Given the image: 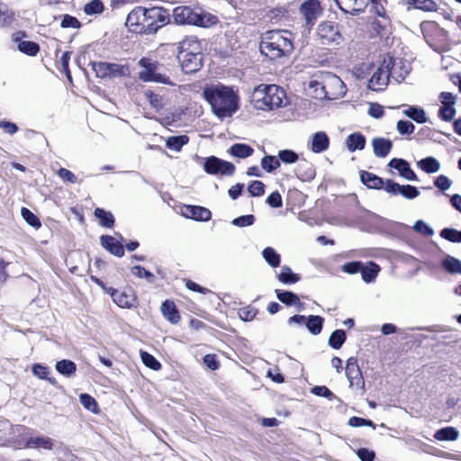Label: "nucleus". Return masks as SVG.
<instances>
[{
    "label": "nucleus",
    "instance_id": "nucleus-1",
    "mask_svg": "<svg viewBox=\"0 0 461 461\" xmlns=\"http://www.w3.org/2000/svg\"><path fill=\"white\" fill-rule=\"evenodd\" d=\"M169 11L162 6L134 7L128 14L125 25L132 33L141 35L156 34L161 28L170 23Z\"/></svg>",
    "mask_w": 461,
    "mask_h": 461
},
{
    "label": "nucleus",
    "instance_id": "nucleus-2",
    "mask_svg": "<svg viewBox=\"0 0 461 461\" xmlns=\"http://www.w3.org/2000/svg\"><path fill=\"white\" fill-rule=\"evenodd\" d=\"M203 97L212 106L218 117L231 115L238 109L239 97L231 87L221 84L206 85L203 89Z\"/></svg>",
    "mask_w": 461,
    "mask_h": 461
},
{
    "label": "nucleus",
    "instance_id": "nucleus-3",
    "mask_svg": "<svg viewBox=\"0 0 461 461\" xmlns=\"http://www.w3.org/2000/svg\"><path fill=\"white\" fill-rule=\"evenodd\" d=\"M259 50L270 60L289 56L294 50L291 33L288 31H267L261 37Z\"/></svg>",
    "mask_w": 461,
    "mask_h": 461
},
{
    "label": "nucleus",
    "instance_id": "nucleus-4",
    "mask_svg": "<svg viewBox=\"0 0 461 461\" xmlns=\"http://www.w3.org/2000/svg\"><path fill=\"white\" fill-rule=\"evenodd\" d=\"M203 48L194 35H187L177 44V59L185 73L190 74L202 68Z\"/></svg>",
    "mask_w": 461,
    "mask_h": 461
},
{
    "label": "nucleus",
    "instance_id": "nucleus-5",
    "mask_svg": "<svg viewBox=\"0 0 461 461\" xmlns=\"http://www.w3.org/2000/svg\"><path fill=\"white\" fill-rule=\"evenodd\" d=\"M172 17L177 25H192L200 28H210L219 23V18L200 7L177 5L173 9Z\"/></svg>",
    "mask_w": 461,
    "mask_h": 461
},
{
    "label": "nucleus",
    "instance_id": "nucleus-6",
    "mask_svg": "<svg viewBox=\"0 0 461 461\" xmlns=\"http://www.w3.org/2000/svg\"><path fill=\"white\" fill-rule=\"evenodd\" d=\"M285 91L276 85L258 86L252 94V103L258 110H273L284 104Z\"/></svg>",
    "mask_w": 461,
    "mask_h": 461
},
{
    "label": "nucleus",
    "instance_id": "nucleus-7",
    "mask_svg": "<svg viewBox=\"0 0 461 461\" xmlns=\"http://www.w3.org/2000/svg\"><path fill=\"white\" fill-rule=\"evenodd\" d=\"M90 279L95 285L103 289V291L112 297L113 302L122 309L136 308L139 304L138 296L134 289L127 286L122 290L115 289L112 286H107L100 278L95 276H91Z\"/></svg>",
    "mask_w": 461,
    "mask_h": 461
},
{
    "label": "nucleus",
    "instance_id": "nucleus-8",
    "mask_svg": "<svg viewBox=\"0 0 461 461\" xmlns=\"http://www.w3.org/2000/svg\"><path fill=\"white\" fill-rule=\"evenodd\" d=\"M316 41L322 46L337 47L344 41V36L339 23L333 21H322L316 29Z\"/></svg>",
    "mask_w": 461,
    "mask_h": 461
},
{
    "label": "nucleus",
    "instance_id": "nucleus-9",
    "mask_svg": "<svg viewBox=\"0 0 461 461\" xmlns=\"http://www.w3.org/2000/svg\"><path fill=\"white\" fill-rule=\"evenodd\" d=\"M393 58L389 54L384 55L381 65L369 80V87L375 91L384 89L387 86L390 77H393Z\"/></svg>",
    "mask_w": 461,
    "mask_h": 461
},
{
    "label": "nucleus",
    "instance_id": "nucleus-10",
    "mask_svg": "<svg viewBox=\"0 0 461 461\" xmlns=\"http://www.w3.org/2000/svg\"><path fill=\"white\" fill-rule=\"evenodd\" d=\"M89 66L99 78L122 77L131 75V68L128 64L91 61Z\"/></svg>",
    "mask_w": 461,
    "mask_h": 461
},
{
    "label": "nucleus",
    "instance_id": "nucleus-11",
    "mask_svg": "<svg viewBox=\"0 0 461 461\" xmlns=\"http://www.w3.org/2000/svg\"><path fill=\"white\" fill-rule=\"evenodd\" d=\"M139 65L142 68V70L139 73L140 80L144 82L162 83L165 85L171 84L167 76L158 72V61L152 60L150 58L144 57L140 59Z\"/></svg>",
    "mask_w": 461,
    "mask_h": 461
},
{
    "label": "nucleus",
    "instance_id": "nucleus-12",
    "mask_svg": "<svg viewBox=\"0 0 461 461\" xmlns=\"http://www.w3.org/2000/svg\"><path fill=\"white\" fill-rule=\"evenodd\" d=\"M315 84L321 85L323 97L329 100H335L343 93V81L331 73H327L321 83L315 82Z\"/></svg>",
    "mask_w": 461,
    "mask_h": 461
},
{
    "label": "nucleus",
    "instance_id": "nucleus-13",
    "mask_svg": "<svg viewBox=\"0 0 461 461\" xmlns=\"http://www.w3.org/2000/svg\"><path fill=\"white\" fill-rule=\"evenodd\" d=\"M203 170L209 175L232 176L235 166L231 162L211 156L204 159Z\"/></svg>",
    "mask_w": 461,
    "mask_h": 461
},
{
    "label": "nucleus",
    "instance_id": "nucleus-14",
    "mask_svg": "<svg viewBox=\"0 0 461 461\" xmlns=\"http://www.w3.org/2000/svg\"><path fill=\"white\" fill-rule=\"evenodd\" d=\"M300 13L305 20L306 26L311 29L322 14L323 8L319 0H306L301 5Z\"/></svg>",
    "mask_w": 461,
    "mask_h": 461
},
{
    "label": "nucleus",
    "instance_id": "nucleus-15",
    "mask_svg": "<svg viewBox=\"0 0 461 461\" xmlns=\"http://www.w3.org/2000/svg\"><path fill=\"white\" fill-rule=\"evenodd\" d=\"M345 372L346 376L349 381L350 386L364 388L365 380L362 375V371L358 366L357 357H350L348 358Z\"/></svg>",
    "mask_w": 461,
    "mask_h": 461
},
{
    "label": "nucleus",
    "instance_id": "nucleus-16",
    "mask_svg": "<svg viewBox=\"0 0 461 461\" xmlns=\"http://www.w3.org/2000/svg\"><path fill=\"white\" fill-rule=\"evenodd\" d=\"M18 446L20 448L51 450L54 447V441L47 436H30L19 440Z\"/></svg>",
    "mask_w": 461,
    "mask_h": 461
},
{
    "label": "nucleus",
    "instance_id": "nucleus-17",
    "mask_svg": "<svg viewBox=\"0 0 461 461\" xmlns=\"http://www.w3.org/2000/svg\"><path fill=\"white\" fill-rule=\"evenodd\" d=\"M27 37V33L24 31H18L13 34V41L17 43V48L22 53L35 57L40 52V45L35 41H23V38Z\"/></svg>",
    "mask_w": 461,
    "mask_h": 461
},
{
    "label": "nucleus",
    "instance_id": "nucleus-18",
    "mask_svg": "<svg viewBox=\"0 0 461 461\" xmlns=\"http://www.w3.org/2000/svg\"><path fill=\"white\" fill-rule=\"evenodd\" d=\"M420 30L425 41L430 46L436 44L443 36V30L434 21H424L420 23Z\"/></svg>",
    "mask_w": 461,
    "mask_h": 461
},
{
    "label": "nucleus",
    "instance_id": "nucleus-19",
    "mask_svg": "<svg viewBox=\"0 0 461 461\" xmlns=\"http://www.w3.org/2000/svg\"><path fill=\"white\" fill-rule=\"evenodd\" d=\"M182 214L189 219L198 221H208L212 218V212L209 209L199 205H184Z\"/></svg>",
    "mask_w": 461,
    "mask_h": 461
},
{
    "label": "nucleus",
    "instance_id": "nucleus-20",
    "mask_svg": "<svg viewBox=\"0 0 461 461\" xmlns=\"http://www.w3.org/2000/svg\"><path fill=\"white\" fill-rule=\"evenodd\" d=\"M338 7L345 14H357L364 12L368 0H334Z\"/></svg>",
    "mask_w": 461,
    "mask_h": 461
},
{
    "label": "nucleus",
    "instance_id": "nucleus-21",
    "mask_svg": "<svg viewBox=\"0 0 461 461\" xmlns=\"http://www.w3.org/2000/svg\"><path fill=\"white\" fill-rule=\"evenodd\" d=\"M102 247L109 251L112 255L122 258L124 255V246L113 236L102 235L100 238Z\"/></svg>",
    "mask_w": 461,
    "mask_h": 461
},
{
    "label": "nucleus",
    "instance_id": "nucleus-22",
    "mask_svg": "<svg viewBox=\"0 0 461 461\" xmlns=\"http://www.w3.org/2000/svg\"><path fill=\"white\" fill-rule=\"evenodd\" d=\"M164 318L171 324H177L180 320V312L173 300H165L160 307Z\"/></svg>",
    "mask_w": 461,
    "mask_h": 461
},
{
    "label": "nucleus",
    "instance_id": "nucleus-23",
    "mask_svg": "<svg viewBox=\"0 0 461 461\" xmlns=\"http://www.w3.org/2000/svg\"><path fill=\"white\" fill-rule=\"evenodd\" d=\"M389 166L399 171V174L407 180H416L417 176L411 168L409 163L402 158H393Z\"/></svg>",
    "mask_w": 461,
    "mask_h": 461
},
{
    "label": "nucleus",
    "instance_id": "nucleus-24",
    "mask_svg": "<svg viewBox=\"0 0 461 461\" xmlns=\"http://www.w3.org/2000/svg\"><path fill=\"white\" fill-rule=\"evenodd\" d=\"M360 180L369 189L380 190L384 185V181L382 177L366 170L360 171Z\"/></svg>",
    "mask_w": 461,
    "mask_h": 461
},
{
    "label": "nucleus",
    "instance_id": "nucleus-25",
    "mask_svg": "<svg viewBox=\"0 0 461 461\" xmlns=\"http://www.w3.org/2000/svg\"><path fill=\"white\" fill-rule=\"evenodd\" d=\"M372 145L374 153L377 158L386 157L393 148L392 141L389 139L384 138L373 139Z\"/></svg>",
    "mask_w": 461,
    "mask_h": 461
},
{
    "label": "nucleus",
    "instance_id": "nucleus-26",
    "mask_svg": "<svg viewBox=\"0 0 461 461\" xmlns=\"http://www.w3.org/2000/svg\"><path fill=\"white\" fill-rule=\"evenodd\" d=\"M372 29L377 36L381 38H388L391 34L392 23L389 18L375 19L372 22Z\"/></svg>",
    "mask_w": 461,
    "mask_h": 461
},
{
    "label": "nucleus",
    "instance_id": "nucleus-27",
    "mask_svg": "<svg viewBox=\"0 0 461 461\" xmlns=\"http://www.w3.org/2000/svg\"><path fill=\"white\" fill-rule=\"evenodd\" d=\"M330 139L324 131H318L312 136L311 149L314 153H321L328 149Z\"/></svg>",
    "mask_w": 461,
    "mask_h": 461
},
{
    "label": "nucleus",
    "instance_id": "nucleus-28",
    "mask_svg": "<svg viewBox=\"0 0 461 461\" xmlns=\"http://www.w3.org/2000/svg\"><path fill=\"white\" fill-rule=\"evenodd\" d=\"M277 299L285 304L286 306H298L299 310L303 306V303L301 302L299 296L290 291H283L276 289V290Z\"/></svg>",
    "mask_w": 461,
    "mask_h": 461
},
{
    "label": "nucleus",
    "instance_id": "nucleus-29",
    "mask_svg": "<svg viewBox=\"0 0 461 461\" xmlns=\"http://www.w3.org/2000/svg\"><path fill=\"white\" fill-rule=\"evenodd\" d=\"M346 145L351 152L362 150L366 146V138L361 132L351 133L347 137Z\"/></svg>",
    "mask_w": 461,
    "mask_h": 461
},
{
    "label": "nucleus",
    "instance_id": "nucleus-30",
    "mask_svg": "<svg viewBox=\"0 0 461 461\" xmlns=\"http://www.w3.org/2000/svg\"><path fill=\"white\" fill-rule=\"evenodd\" d=\"M295 175L303 181L312 180L315 176V169L311 163L306 160L297 164Z\"/></svg>",
    "mask_w": 461,
    "mask_h": 461
},
{
    "label": "nucleus",
    "instance_id": "nucleus-31",
    "mask_svg": "<svg viewBox=\"0 0 461 461\" xmlns=\"http://www.w3.org/2000/svg\"><path fill=\"white\" fill-rule=\"evenodd\" d=\"M403 114L417 123H424L428 121L424 109L419 106L407 105Z\"/></svg>",
    "mask_w": 461,
    "mask_h": 461
},
{
    "label": "nucleus",
    "instance_id": "nucleus-32",
    "mask_svg": "<svg viewBox=\"0 0 461 461\" xmlns=\"http://www.w3.org/2000/svg\"><path fill=\"white\" fill-rule=\"evenodd\" d=\"M15 20V13L0 1V27H9Z\"/></svg>",
    "mask_w": 461,
    "mask_h": 461
},
{
    "label": "nucleus",
    "instance_id": "nucleus-33",
    "mask_svg": "<svg viewBox=\"0 0 461 461\" xmlns=\"http://www.w3.org/2000/svg\"><path fill=\"white\" fill-rule=\"evenodd\" d=\"M408 9L415 8L425 12L437 10V4L433 0H404Z\"/></svg>",
    "mask_w": 461,
    "mask_h": 461
},
{
    "label": "nucleus",
    "instance_id": "nucleus-34",
    "mask_svg": "<svg viewBox=\"0 0 461 461\" xmlns=\"http://www.w3.org/2000/svg\"><path fill=\"white\" fill-rule=\"evenodd\" d=\"M94 214L98 219L101 226L108 229L114 226L115 220L111 212L105 211L103 208H95Z\"/></svg>",
    "mask_w": 461,
    "mask_h": 461
},
{
    "label": "nucleus",
    "instance_id": "nucleus-35",
    "mask_svg": "<svg viewBox=\"0 0 461 461\" xmlns=\"http://www.w3.org/2000/svg\"><path fill=\"white\" fill-rule=\"evenodd\" d=\"M380 271V267L375 262H369L367 266L362 265L361 276L366 283L373 282Z\"/></svg>",
    "mask_w": 461,
    "mask_h": 461
},
{
    "label": "nucleus",
    "instance_id": "nucleus-36",
    "mask_svg": "<svg viewBox=\"0 0 461 461\" xmlns=\"http://www.w3.org/2000/svg\"><path fill=\"white\" fill-rule=\"evenodd\" d=\"M324 319L319 315H310L306 317L305 326L312 335H318L321 332Z\"/></svg>",
    "mask_w": 461,
    "mask_h": 461
},
{
    "label": "nucleus",
    "instance_id": "nucleus-37",
    "mask_svg": "<svg viewBox=\"0 0 461 461\" xmlns=\"http://www.w3.org/2000/svg\"><path fill=\"white\" fill-rule=\"evenodd\" d=\"M188 141L189 137L187 135L170 136L166 140V146L171 150L180 151Z\"/></svg>",
    "mask_w": 461,
    "mask_h": 461
},
{
    "label": "nucleus",
    "instance_id": "nucleus-38",
    "mask_svg": "<svg viewBox=\"0 0 461 461\" xmlns=\"http://www.w3.org/2000/svg\"><path fill=\"white\" fill-rule=\"evenodd\" d=\"M56 370L65 376H71L77 372V365L68 359H62L56 364Z\"/></svg>",
    "mask_w": 461,
    "mask_h": 461
},
{
    "label": "nucleus",
    "instance_id": "nucleus-39",
    "mask_svg": "<svg viewBox=\"0 0 461 461\" xmlns=\"http://www.w3.org/2000/svg\"><path fill=\"white\" fill-rule=\"evenodd\" d=\"M230 152L234 157L245 158L251 156L254 149L249 144L236 143L230 147Z\"/></svg>",
    "mask_w": 461,
    "mask_h": 461
},
{
    "label": "nucleus",
    "instance_id": "nucleus-40",
    "mask_svg": "<svg viewBox=\"0 0 461 461\" xmlns=\"http://www.w3.org/2000/svg\"><path fill=\"white\" fill-rule=\"evenodd\" d=\"M277 279L285 285H291L297 283L300 280V276L298 274L293 273L289 267L284 266L277 276Z\"/></svg>",
    "mask_w": 461,
    "mask_h": 461
},
{
    "label": "nucleus",
    "instance_id": "nucleus-41",
    "mask_svg": "<svg viewBox=\"0 0 461 461\" xmlns=\"http://www.w3.org/2000/svg\"><path fill=\"white\" fill-rule=\"evenodd\" d=\"M79 401L85 409L92 411L95 414H98L100 412V408L96 400L90 394L81 393L79 396Z\"/></svg>",
    "mask_w": 461,
    "mask_h": 461
},
{
    "label": "nucleus",
    "instance_id": "nucleus-42",
    "mask_svg": "<svg viewBox=\"0 0 461 461\" xmlns=\"http://www.w3.org/2000/svg\"><path fill=\"white\" fill-rule=\"evenodd\" d=\"M458 437V431L454 427H446L438 429L435 438L438 440H446V441H453L456 440Z\"/></svg>",
    "mask_w": 461,
    "mask_h": 461
},
{
    "label": "nucleus",
    "instance_id": "nucleus-43",
    "mask_svg": "<svg viewBox=\"0 0 461 461\" xmlns=\"http://www.w3.org/2000/svg\"><path fill=\"white\" fill-rule=\"evenodd\" d=\"M347 336L343 330H334L329 338V345L334 349H339L346 341Z\"/></svg>",
    "mask_w": 461,
    "mask_h": 461
},
{
    "label": "nucleus",
    "instance_id": "nucleus-44",
    "mask_svg": "<svg viewBox=\"0 0 461 461\" xmlns=\"http://www.w3.org/2000/svg\"><path fill=\"white\" fill-rule=\"evenodd\" d=\"M420 167L426 173H436L439 170L440 165L433 157H428L419 162Z\"/></svg>",
    "mask_w": 461,
    "mask_h": 461
},
{
    "label": "nucleus",
    "instance_id": "nucleus-45",
    "mask_svg": "<svg viewBox=\"0 0 461 461\" xmlns=\"http://www.w3.org/2000/svg\"><path fill=\"white\" fill-rule=\"evenodd\" d=\"M105 7L101 0H92L84 5V13L87 15L101 14Z\"/></svg>",
    "mask_w": 461,
    "mask_h": 461
},
{
    "label": "nucleus",
    "instance_id": "nucleus-46",
    "mask_svg": "<svg viewBox=\"0 0 461 461\" xmlns=\"http://www.w3.org/2000/svg\"><path fill=\"white\" fill-rule=\"evenodd\" d=\"M263 258L272 267H277L280 265V255L271 247L266 248L262 252Z\"/></svg>",
    "mask_w": 461,
    "mask_h": 461
},
{
    "label": "nucleus",
    "instance_id": "nucleus-47",
    "mask_svg": "<svg viewBox=\"0 0 461 461\" xmlns=\"http://www.w3.org/2000/svg\"><path fill=\"white\" fill-rule=\"evenodd\" d=\"M258 313V310L251 304L241 307L238 311V315L243 321H252Z\"/></svg>",
    "mask_w": 461,
    "mask_h": 461
},
{
    "label": "nucleus",
    "instance_id": "nucleus-48",
    "mask_svg": "<svg viewBox=\"0 0 461 461\" xmlns=\"http://www.w3.org/2000/svg\"><path fill=\"white\" fill-rule=\"evenodd\" d=\"M442 266L450 274H461V261L453 257L445 258Z\"/></svg>",
    "mask_w": 461,
    "mask_h": 461
},
{
    "label": "nucleus",
    "instance_id": "nucleus-49",
    "mask_svg": "<svg viewBox=\"0 0 461 461\" xmlns=\"http://www.w3.org/2000/svg\"><path fill=\"white\" fill-rule=\"evenodd\" d=\"M261 167L264 170L270 173L280 167V161L275 156L267 155L261 159Z\"/></svg>",
    "mask_w": 461,
    "mask_h": 461
},
{
    "label": "nucleus",
    "instance_id": "nucleus-50",
    "mask_svg": "<svg viewBox=\"0 0 461 461\" xmlns=\"http://www.w3.org/2000/svg\"><path fill=\"white\" fill-rule=\"evenodd\" d=\"M21 214L24 221L32 227L39 229L41 226L40 219L28 208L23 207L21 210Z\"/></svg>",
    "mask_w": 461,
    "mask_h": 461
},
{
    "label": "nucleus",
    "instance_id": "nucleus-51",
    "mask_svg": "<svg viewBox=\"0 0 461 461\" xmlns=\"http://www.w3.org/2000/svg\"><path fill=\"white\" fill-rule=\"evenodd\" d=\"M141 360L147 367L154 371H158L162 367L161 363L154 356L148 352L141 353Z\"/></svg>",
    "mask_w": 461,
    "mask_h": 461
},
{
    "label": "nucleus",
    "instance_id": "nucleus-52",
    "mask_svg": "<svg viewBox=\"0 0 461 461\" xmlns=\"http://www.w3.org/2000/svg\"><path fill=\"white\" fill-rule=\"evenodd\" d=\"M131 273L139 278H145L149 283L151 284L156 280L155 276L150 271L145 269V267L140 265L134 266L131 268Z\"/></svg>",
    "mask_w": 461,
    "mask_h": 461
},
{
    "label": "nucleus",
    "instance_id": "nucleus-53",
    "mask_svg": "<svg viewBox=\"0 0 461 461\" xmlns=\"http://www.w3.org/2000/svg\"><path fill=\"white\" fill-rule=\"evenodd\" d=\"M439 235L448 241L461 242V232L456 229L445 228L440 231Z\"/></svg>",
    "mask_w": 461,
    "mask_h": 461
},
{
    "label": "nucleus",
    "instance_id": "nucleus-54",
    "mask_svg": "<svg viewBox=\"0 0 461 461\" xmlns=\"http://www.w3.org/2000/svg\"><path fill=\"white\" fill-rule=\"evenodd\" d=\"M371 4V12L379 18H389L384 6L382 5L381 0H368V5Z\"/></svg>",
    "mask_w": 461,
    "mask_h": 461
},
{
    "label": "nucleus",
    "instance_id": "nucleus-55",
    "mask_svg": "<svg viewBox=\"0 0 461 461\" xmlns=\"http://www.w3.org/2000/svg\"><path fill=\"white\" fill-rule=\"evenodd\" d=\"M265 184L259 180H254L248 186V191L251 196H261L265 194Z\"/></svg>",
    "mask_w": 461,
    "mask_h": 461
},
{
    "label": "nucleus",
    "instance_id": "nucleus-56",
    "mask_svg": "<svg viewBox=\"0 0 461 461\" xmlns=\"http://www.w3.org/2000/svg\"><path fill=\"white\" fill-rule=\"evenodd\" d=\"M456 115V109L451 105H442L438 110V117L445 121L450 122Z\"/></svg>",
    "mask_w": 461,
    "mask_h": 461
},
{
    "label": "nucleus",
    "instance_id": "nucleus-57",
    "mask_svg": "<svg viewBox=\"0 0 461 461\" xmlns=\"http://www.w3.org/2000/svg\"><path fill=\"white\" fill-rule=\"evenodd\" d=\"M396 129L402 135H410L414 132L415 126L410 121L400 120L397 122Z\"/></svg>",
    "mask_w": 461,
    "mask_h": 461
},
{
    "label": "nucleus",
    "instance_id": "nucleus-58",
    "mask_svg": "<svg viewBox=\"0 0 461 461\" xmlns=\"http://www.w3.org/2000/svg\"><path fill=\"white\" fill-rule=\"evenodd\" d=\"M278 159L286 164L295 163L298 160V155L291 149H283L278 153Z\"/></svg>",
    "mask_w": 461,
    "mask_h": 461
},
{
    "label": "nucleus",
    "instance_id": "nucleus-59",
    "mask_svg": "<svg viewBox=\"0 0 461 461\" xmlns=\"http://www.w3.org/2000/svg\"><path fill=\"white\" fill-rule=\"evenodd\" d=\"M348 423L351 427L366 426V427H371L373 429H375V427H376L373 420L364 419L361 417H357V416H353V417L349 418Z\"/></svg>",
    "mask_w": 461,
    "mask_h": 461
},
{
    "label": "nucleus",
    "instance_id": "nucleus-60",
    "mask_svg": "<svg viewBox=\"0 0 461 461\" xmlns=\"http://www.w3.org/2000/svg\"><path fill=\"white\" fill-rule=\"evenodd\" d=\"M399 194L407 199H413L420 194V191L414 185H401Z\"/></svg>",
    "mask_w": 461,
    "mask_h": 461
},
{
    "label": "nucleus",
    "instance_id": "nucleus-61",
    "mask_svg": "<svg viewBox=\"0 0 461 461\" xmlns=\"http://www.w3.org/2000/svg\"><path fill=\"white\" fill-rule=\"evenodd\" d=\"M60 25L62 28L79 29L81 27V23L77 18L72 15L64 14Z\"/></svg>",
    "mask_w": 461,
    "mask_h": 461
},
{
    "label": "nucleus",
    "instance_id": "nucleus-62",
    "mask_svg": "<svg viewBox=\"0 0 461 461\" xmlns=\"http://www.w3.org/2000/svg\"><path fill=\"white\" fill-rule=\"evenodd\" d=\"M266 203L272 208H280L283 205V199L280 193L275 191L267 197Z\"/></svg>",
    "mask_w": 461,
    "mask_h": 461
},
{
    "label": "nucleus",
    "instance_id": "nucleus-63",
    "mask_svg": "<svg viewBox=\"0 0 461 461\" xmlns=\"http://www.w3.org/2000/svg\"><path fill=\"white\" fill-rule=\"evenodd\" d=\"M255 216L253 214L242 215L235 218L232 224L238 227H248L255 222Z\"/></svg>",
    "mask_w": 461,
    "mask_h": 461
},
{
    "label": "nucleus",
    "instance_id": "nucleus-64",
    "mask_svg": "<svg viewBox=\"0 0 461 461\" xmlns=\"http://www.w3.org/2000/svg\"><path fill=\"white\" fill-rule=\"evenodd\" d=\"M363 263L360 261H351L345 263L341 269L343 272L353 275L360 273Z\"/></svg>",
    "mask_w": 461,
    "mask_h": 461
}]
</instances>
